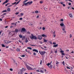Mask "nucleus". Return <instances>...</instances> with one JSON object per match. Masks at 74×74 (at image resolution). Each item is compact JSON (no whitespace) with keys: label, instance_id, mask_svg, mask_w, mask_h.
<instances>
[{"label":"nucleus","instance_id":"nucleus-19","mask_svg":"<svg viewBox=\"0 0 74 74\" xmlns=\"http://www.w3.org/2000/svg\"><path fill=\"white\" fill-rule=\"evenodd\" d=\"M28 3H29L28 4H29V5H30V4H32L33 3V1H31L30 2H28Z\"/></svg>","mask_w":74,"mask_h":74},{"label":"nucleus","instance_id":"nucleus-33","mask_svg":"<svg viewBox=\"0 0 74 74\" xmlns=\"http://www.w3.org/2000/svg\"><path fill=\"white\" fill-rule=\"evenodd\" d=\"M16 3V2H14V3H12V5H14V4H15Z\"/></svg>","mask_w":74,"mask_h":74},{"label":"nucleus","instance_id":"nucleus-57","mask_svg":"<svg viewBox=\"0 0 74 74\" xmlns=\"http://www.w3.org/2000/svg\"><path fill=\"white\" fill-rule=\"evenodd\" d=\"M53 44H56V42H53Z\"/></svg>","mask_w":74,"mask_h":74},{"label":"nucleus","instance_id":"nucleus-61","mask_svg":"<svg viewBox=\"0 0 74 74\" xmlns=\"http://www.w3.org/2000/svg\"><path fill=\"white\" fill-rule=\"evenodd\" d=\"M65 71H67V69H66V68L65 69Z\"/></svg>","mask_w":74,"mask_h":74},{"label":"nucleus","instance_id":"nucleus-21","mask_svg":"<svg viewBox=\"0 0 74 74\" xmlns=\"http://www.w3.org/2000/svg\"><path fill=\"white\" fill-rule=\"evenodd\" d=\"M69 16L70 17V18H73V15H72L71 14H69Z\"/></svg>","mask_w":74,"mask_h":74},{"label":"nucleus","instance_id":"nucleus-50","mask_svg":"<svg viewBox=\"0 0 74 74\" xmlns=\"http://www.w3.org/2000/svg\"><path fill=\"white\" fill-rule=\"evenodd\" d=\"M70 38H71V37H72V35H71V34H70Z\"/></svg>","mask_w":74,"mask_h":74},{"label":"nucleus","instance_id":"nucleus-35","mask_svg":"<svg viewBox=\"0 0 74 74\" xmlns=\"http://www.w3.org/2000/svg\"><path fill=\"white\" fill-rule=\"evenodd\" d=\"M28 41H28V40H27V39H26V40L25 41V42L26 43L27 42H28Z\"/></svg>","mask_w":74,"mask_h":74},{"label":"nucleus","instance_id":"nucleus-51","mask_svg":"<svg viewBox=\"0 0 74 74\" xmlns=\"http://www.w3.org/2000/svg\"><path fill=\"white\" fill-rule=\"evenodd\" d=\"M60 21L62 22H63V19H62L60 20Z\"/></svg>","mask_w":74,"mask_h":74},{"label":"nucleus","instance_id":"nucleus-30","mask_svg":"<svg viewBox=\"0 0 74 74\" xmlns=\"http://www.w3.org/2000/svg\"><path fill=\"white\" fill-rule=\"evenodd\" d=\"M62 63L63 65L64 66V64H64V61H63L62 62Z\"/></svg>","mask_w":74,"mask_h":74},{"label":"nucleus","instance_id":"nucleus-38","mask_svg":"<svg viewBox=\"0 0 74 74\" xmlns=\"http://www.w3.org/2000/svg\"><path fill=\"white\" fill-rule=\"evenodd\" d=\"M8 4H10V3H7L5 5V6H6V7H7V5H8Z\"/></svg>","mask_w":74,"mask_h":74},{"label":"nucleus","instance_id":"nucleus-56","mask_svg":"<svg viewBox=\"0 0 74 74\" xmlns=\"http://www.w3.org/2000/svg\"><path fill=\"white\" fill-rule=\"evenodd\" d=\"M66 52H69V50L67 49V50H66Z\"/></svg>","mask_w":74,"mask_h":74},{"label":"nucleus","instance_id":"nucleus-36","mask_svg":"<svg viewBox=\"0 0 74 74\" xmlns=\"http://www.w3.org/2000/svg\"><path fill=\"white\" fill-rule=\"evenodd\" d=\"M42 30H45V27H42Z\"/></svg>","mask_w":74,"mask_h":74},{"label":"nucleus","instance_id":"nucleus-62","mask_svg":"<svg viewBox=\"0 0 74 74\" xmlns=\"http://www.w3.org/2000/svg\"><path fill=\"white\" fill-rule=\"evenodd\" d=\"M63 5L64 6V7H65V4H63Z\"/></svg>","mask_w":74,"mask_h":74},{"label":"nucleus","instance_id":"nucleus-53","mask_svg":"<svg viewBox=\"0 0 74 74\" xmlns=\"http://www.w3.org/2000/svg\"><path fill=\"white\" fill-rule=\"evenodd\" d=\"M71 3H70L68 4V5H71Z\"/></svg>","mask_w":74,"mask_h":74},{"label":"nucleus","instance_id":"nucleus-28","mask_svg":"<svg viewBox=\"0 0 74 74\" xmlns=\"http://www.w3.org/2000/svg\"><path fill=\"white\" fill-rule=\"evenodd\" d=\"M50 64H51L50 63H48V64H46V65H47V66H49Z\"/></svg>","mask_w":74,"mask_h":74},{"label":"nucleus","instance_id":"nucleus-49","mask_svg":"<svg viewBox=\"0 0 74 74\" xmlns=\"http://www.w3.org/2000/svg\"><path fill=\"white\" fill-rule=\"evenodd\" d=\"M19 13V12H16V13H15V14H16V15H18V14Z\"/></svg>","mask_w":74,"mask_h":74},{"label":"nucleus","instance_id":"nucleus-41","mask_svg":"<svg viewBox=\"0 0 74 74\" xmlns=\"http://www.w3.org/2000/svg\"><path fill=\"white\" fill-rule=\"evenodd\" d=\"M30 34V32L29 31H28L27 32V34Z\"/></svg>","mask_w":74,"mask_h":74},{"label":"nucleus","instance_id":"nucleus-42","mask_svg":"<svg viewBox=\"0 0 74 74\" xmlns=\"http://www.w3.org/2000/svg\"><path fill=\"white\" fill-rule=\"evenodd\" d=\"M2 47H5V45H4L3 44H2Z\"/></svg>","mask_w":74,"mask_h":74},{"label":"nucleus","instance_id":"nucleus-39","mask_svg":"<svg viewBox=\"0 0 74 74\" xmlns=\"http://www.w3.org/2000/svg\"><path fill=\"white\" fill-rule=\"evenodd\" d=\"M10 71H13V69H10Z\"/></svg>","mask_w":74,"mask_h":74},{"label":"nucleus","instance_id":"nucleus-32","mask_svg":"<svg viewBox=\"0 0 74 74\" xmlns=\"http://www.w3.org/2000/svg\"><path fill=\"white\" fill-rule=\"evenodd\" d=\"M19 2H20V1H19L17 3H16V5H17V4H18L19 3Z\"/></svg>","mask_w":74,"mask_h":74},{"label":"nucleus","instance_id":"nucleus-34","mask_svg":"<svg viewBox=\"0 0 74 74\" xmlns=\"http://www.w3.org/2000/svg\"><path fill=\"white\" fill-rule=\"evenodd\" d=\"M35 13H36V14H37V13H38V11L36 10L35 11Z\"/></svg>","mask_w":74,"mask_h":74},{"label":"nucleus","instance_id":"nucleus-63","mask_svg":"<svg viewBox=\"0 0 74 74\" xmlns=\"http://www.w3.org/2000/svg\"><path fill=\"white\" fill-rule=\"evenodd\" d=\"M72 10H74V8L73 7H71V8Z\"/></svg>","mask_w":74,"mask_h":74},{"label":"nucleus","instance_id":"nucleus-55","mask_svg":"<svg viewBox=\"0 0 74 74\" xmlns=\"http://www.w3.org/2000/svg\"><path fill=\"white\" fill-rule=\"evenodd\" d=\"M53 34H55V31H54Z\"/></svg>","mask_w":74,"mask_h":74},{"label":"nucleus","instance_id":"nucleus-37","mask_svg":"<svg viewBox=\"0 0 74 74\" xmlns=\"http://www.w3.org/2000/svg\"><path fill=\"white\" fill-rule=\"evenodd\" d=\"M66 68L67 69H70V68L68 67V66H66Z\"/></svg>","mask_w":74,"mask_h":74},{"label":"nucleus","instance_id":"nucleus-17","mask_svg":"<svg viewBox=\"0 0 74 74\" xmlns=\"http://www.w3.org/2000/svg\"><path fill=\"white\" fill-rule=\"evenodd\" d=\"M7 10L8 12H10V11H11V10H10V8H8Z\"/></svg>","mask_w":74,"mask_h":74},{"label":"nucleus","instance_id":"nucleus-1","mask_svg":"<svg viewBox=\"0 0 74 74\" xmlns=\"http://www.w3.org/2000/svg\"><path fill=\"white\" fill-rule=\"evenodd\" d=\"M25 66L28 70H33V68L28 66L27 64H25Z\"/></svg>","mask_w":74,"mask_h":74},{"label":"nucleus","instance_id":"nucleus-10","mask_svg":"<svg viewBox=\"0 0 74 74\" xmlns=\"http://www.w3.org/2000/svg\"><path fill=\"white\" fill-rule=\"evenodd\" d=\"M8 1H9V0H6L3 3L2 5H4V4H5V3H7L8 2Z\"/></svg>","mask_w":74,"mask_h":74},{"label":"nucleus","instance_id":"nucleus-8","mask_svg":"<svg viewBox=\"0 0 74 74\" xmlns=\"http://www.w3.org/2000/svg\"><path fill=\"white\" fill-rule=\"evenodd\" d=\"M25 31H26V30L25 29V28H22V29L21 30V32H25Z\"/></svg>","mask_w":74,"mask_h":74},{"label":"nucleus","instance_id":"nucleus-12","mask_svg":"<svg viewBox=\"0 0 74 74\" xmlns=\"http://www.w3.org/2000/svg\"><path fill=\"white\" fill-rule=\"evenodd\" d=\"M33 52H36L37 53H38V50L36 49H34L33 50Z\"/></svg>","mask_w":74,"mask_h":74},{"label":"nucleus","instance_id":"nucleus-2","mask_svg":"<svg viewBox=\"0 0 74 74\" xmlns=\"http://www.w3.org/2000/svg\"><path fill=\"white\" fill-rule=\"evenodd\" d=\"M32 37H30L31 39H35V40H37V37L34 36L33 34H31Z\"/></svg>","mask_w":74,"mask_h":74},{"label":"nucleus","instance_id":"nucleus-18","mask_svg":"<svg viewBox=\"0 0 74 74\" xmlns=\"http://www.w3.org/2000/svg\"><path fill=\"white\" fill-rule=\"evenodd\" d=\"M49 67L50 69H52V64H51L50 66H49Z\"/></svg>","mask_w":74,"mask_h":74},{"label":"nucleus","instance_id":"nucleus-16","mask_svg":"<svg viewBox=\"0 0 74 74\" xmlns=\"http://www.w3.org/2000/svg\"><path fill=\"white\" fill-rule=\"evenodd\" d=\"M60 52L61 53H64V51H62V49H60Z\"/></svg>","mask_w":74,"mask_h":74},{"label":"nucleus","instance_id":"nucleus-27","mask_svg":"<svg viewBox=\"0 0 74 74\" xmlns=\"http://www.w3.org/2000/svg\"><path fill=\"white\" fill-rule=\"evenodd\" d=\"M40 73H44V71H43L42 70H40Z\"/></svg>","mask_w":74,"mask_h":74},{"label":"nucleus","instance_id":"nucleus-14","mask_svg":"<svg viewBox=\"0 0 74 74\" xmlns=\"http://www.w3.org/2000/svg\"><path fill=\"white\" fill-rule=\"evenodd\" d=\"M42 37H44V38H45V37H47V36L46 35L43 34L42 35Z\"/></svg>","mask_w":74,"mask_h":74},{"label":"nucleus","instance_id":"nucleus-64","mask_svg":"<svg viewBox=\"0 0 74 74\" xmlns=\"http://www.w3.org/2000/svg\"><path fill=\"white\" fill-rule=\"evenodd\" d=\"M8 26H6L5 27V28H7V27H8Z\"/></svg>","mask_w":74,"mask_h":74},{"label":"nucleus","instance_id":"nucleus-29","mask_svg":"<svg viewBox=\"0 0 74 74\" xmlns=\"http://www.w3.org/2000/svg\"><path fill=\"white\" fill-rule=\"evenodd\" d=\"M31 45V46H34V47H37V46L34 45Z\"/></svg>","mask_w":74,"mask_h":74},{"label":"nucleus","instance_id":"nucleus-47","mask_svg":"<svg viewBox=\"0 0 74 74\" xmlns=\"http://www.w3.org/2000/svg\"><path fill=\"white\" fill-rule=\"evenodd\" d=\"M53 36L54 37V38H55V36H56V35H55V34H54L53 35Z\"/></svg>","mask_w":74,"mask_h":74},{"label":"nucleus","instance_id":"nucleus-5","mask_svg":"<svg viewBox=\"0 0 74 74\" xmlns=\"http://www.w3.org/2000/svg\"><path fill=\"white\" fill-rule=\"evenodd\" d=\"M39 53L41 55H44L45 53V51H41V52L40 51H39Z\"/></svg>","mask_w":74,"mask_h":74},{"label":"nucleus","instance_id":"nucleus-59","mask_svg":"<svg viewBox=\"0 0 74 74\" xmlns=\"http://www.w3.org/2000/svg\"><path fill=\"white\" fill-rule=\"evenodd\" d=\"M21 15H23V13H21Z\"/></svg>","mask_w":74,"mask_h":74},{"label":"nucleus","instance_id":"nucleus-13","mask_svg":"<svg viewBox=\"0 0 74 74\" xmlns=\"http://www.w3.org/2000/svg\"><path fill=\"white\" fill-rule=\"evenodd\" d=\"M62 30L64 32V33H66V31L65 30V28H63L62 29Z\"/></svg>","mask_w":74,"mask_h":74},{"label":"nucleus","instance_id":"nucleus-9","mask_svg":"<svg viewBox=\"0 0 74 74\" xmlns=\"http://www.w3.org/2000/svg\"><path fill=\"white\" fill-rule=\"evenodd\" d=\"M17 23H18V22H16L15 23H12L11 24V25H14V27H16V24H17Z\"/></svg>","mask_w":74,"mask_h":74},{"label":"nucleus","instance_id":"nucleus-25","mask_svg":"<svg viewBox=\"0 0 74 74\" xmlns=\"http://www.w3.org/2000/svg\"><path fill=\"white\" fill-rule=\"evenodd\" d=\"M6 12H7V10H4L2 11V12L3 13Z\"/></svg>","mask_w":74,"mask_h":74},{"label":"nucleus","instance_id":"nucleus-7","mask_svg":"<svg viewBox=\"0 0 74 74\" xmlns=\"http://www.w3.org/2000/svg\"><path fill=\"white\" fill-rule=\"evenodd\" d=\"M38 38L39 40H42V36L41 35H39L38 36Z\"/></svg>","mask_w":74,"mask_h":74},{"label":"nucleus","instance_id":"nucleus-45","mask_svg":"<svg viewBox=\"0 0 74 74\" xmlns=\"http://www.w3.org/2000/svg\"><path fill=\"white\" fill-rule=\"evenodd\" d=\"M6 15V13H3L2 15V16H4V15Z\"/></svg>","mask_w":74,"mask_h":74},{"label":"nucleus","instance_id":"nucleus-3","mask_svg":"<svg viewBox=\"0 0 74 74\" xmlns=\"http://www.w3.org/2000/svg\"><path fill=\"white\" fill-rule=\"evenodd\" d=\"M28 0H25L23 2V3L24 4V5H25L26 6L27 5V4H29V2H28L26 3V2H27V1H28Z\"/></svg>","mask_w":74,"mask_h":74},{"label":"nucleus","instance_id":"nucleus-31","mask_svg":"<svg viewBox=\"0 0 74 74\" xmlns=\"http://www.w3.org/2000/svg\"><path fill=\"white\" fill-rule=\"evenodd\" d=\"M44 10H45V11H47V8H44Z\"/></svg>","mask_w":74,"mask_h":74},{"label":"nucleus","instance_id":"nucleus-43","mask_svg":"<svg viewBox=\"0 0 74 74\" xmlns=\"http://www.w3.org/2000/svg\"><path fill=\"white\" fill-rule=\"evenodd\" d=\"M59 62H58V61H56V64H59Z\"/></svg>","mask_w":74,"mask_h":74},{"label":"nucleus","instance_id":"nucleus-44","mask_svg":"<svg viewBox=\"0 0 74 74\" xmlns=\"http://www.w3.org/2000/svg\"><path fill=\"white\" fill-rule=\"evenodd\" d=\"M53 69H55V66L54 65L53 66Z\"/></svg>","mask_w":74,"mask_h":74},{"label":"nucleus","instance_id":"nucleus-46","mask_svg":"<svg viewBox=\"0 0 74 74\" xmlns=\"http://www.w3.org/2000/svg\"><path fill=\"white\" fill-rule=\"evenodd\" d=\"M24 39H25V37L24 36L23 37L22 40H24Z\"/></svg>","mask_w":74,"mask_h":74},{"label":"nucleus","instance_id":"nucleus-54","mask_svg":"<svg viewBox=\"0 0 74 74\" xmlns=\"http://www.w3.org/2000/svg\"><path fill=\"white\" fill-rule=\"evenodd\" d=\"M21 56L22 57H24L25 56V55H23Z\"/></svg>","mask_w":74,"mask_h":74},{"label":"nucleus","instance_id":"nucleus-58","mask_svg":"<svg viewBox=\"0 0 74 74\" xmlns=\"http://www.w3.org/2000/svg\"><path fill=\"white\" fill-rule=\"evenodd\" d=\"M12 5H9L8 7H11V6H12Z\"/></svg>","mask_w":74,"mask_h":74},{"label":"nucleus","instance_id":"nucleus-23","mask_svg":"<svg viewBox=\"0 0 74 74\" xmlns=\"http://www.w3.org/2000/svg\"><path fill=\"white\" fill-rule=\"evenodd\" d=\"M19 37L20 38H22L23 37V36L21 34L19 35Z\"/></svg>","mask_w":74,"mask_h":74},{"label":"nucleus","instance_id":"nucleus-15","mask_svg":"<svg viewBox=\"0 0 74 74\" xmlns=\"http://www.w3.org/2000/svg\"><path fill=\"white\" fill-rule=\"evenodd\" d=\"M43 40H44L43 41L45 42H47V40H46L45 38H43Z\"/></svg>","mask_w":74,"mask_h":74},{"label":"nucleus","instance_id":"nucleus-40","mask_svg":"<svg viewBox=\"0 0 74 74\" xmlns=\"http://www.w3.org/2000/svg\"><path fill=\"white\" fill-rule=\"evenodd\" d=\"M33 55L34 56H35L36 55V53H35V52H34L33 53Z\"/></svg>","mask_w":74,"mask_h":74},{"label":"nucleus","instance_id":"nucleus-52","mask_svg":"<svg viewBox=\"0 0 74 74\" xmlns=\"http://www.w3.org/2000/svg\"><path fill=\"white\" fill-rule=\"evenodd\" d=\"M23 19V18H19L20 20H22Z\"/></svg>","mask_w":74,"mask_h":74},{"label":"nucleus","instance_id":"nucleus-4","mask_svg":"<svg viewBox=\"0 0 74 74\" xmlns=\"http://www.w3.org/2000/svg\"><path fill=\"white\" fill-rule=\"evenodd\" d=\"M60 26L62 27V29L65 28V25H64V23H61L60 24Z\"/></svg>","mask_w":74,"mask_h":74},{"label":"nucleus","instance_id":"nucleus-60","mask_svg":"<svg viewBox=\"0 0 74 74\" xmlns=\"http://www.w3.org/2000/svg\"><path fill=\"white\" fill-rule=\"evenodd\" d=\"M3 21V20L1 18H0V21Z\"/></svg>","mask_w":74,"mask_h":74},{"label":"nucleus","instance_id":"nucleus-6","mask_svg":"<svg viewBox=\"0 0 74 74\" xmlns=\"http://www.w3.org/2000/svg\"><path fill=\"white\" fill-rule=\"evenodd\" d=\"M26 69H25V68H23L21 70V74H22L23 71H26Z\"/></svg>","mask_w":74,"mask_h":74},{"label":"nucleus","instance_id":"nucleus-20","mask_svg":"<svg viewBox=\"0 0 74 74\" xmlns=\"http://www.w3.org/2000/svg\"><path fill=\"white\" fill-rule=\"evenodd\" d=\"M16 51L18 52H19L21 51V49H20L19 48H18L16 49Z\"/></svg>","mask_w":74,"mask_h":74},{"label":"nucleus","instance_id":"nucleus-48","mask_svg":"<svg viewBox=\"0 0 74 74\" xmlns=\"http://www.w3.org/2000/svg\"><path fill=\"white\" fill-rule=\"evenodd\" d=\"M42 3H43V2H42V1H40V4H42Z\"/></svg>","mask_w":74,"mask_h":74},{"label":"nucleus","instance_id":"nucleus-22","mask_svg":"<svg viewBox=\"0 0 74 74\" xmlns=\"http://www.w3.org/2000/svg\"><path fill=\"white\" fill-rule=\"evenodd\" d=\"M18 31H19V30L18 29H15V32H16V33H17V32H18Z\"/></svg>","mask_w":74,"mask_h":74},{"label":"nucleus","instance_id":"nucleus-24","mask_svg":"<svg viewBox=\"0 0 74 74\" xmlns=\"http://www.w3.org/2000/svg\"><path fill=\"white\" fill-rule=\"evenodd\" d=\"M42 60H40V65L42 64Z\"/></svg>","mask_w":74,"mask_h":74},{"label":"nucleus","instance_id":"nucleus-11","mask_svg":"<svg viewBox=\"0 0 74 74\" xmlns=\"http://www.w3.org/2000/svg\"><path fill=\"white\" fill-rule=\"evenodd\" d=\"M58 47V44H57L56 45H55L53 46V48H56V47Z\"/></svg>","mask_w":74,"mask_h":74},{"label":"nucleus","instance_id":"nucleus-26","mask_svg":"<svg viewBox=\"0 0 74 74\" xmlns=\"http://www.w3.org/2000/svg\"><path fill=\"white\" fill-rule=\"evenodd\" d=\"M27 49H30L31 50L32 49V48L31 47H27Z\"/></svg>","mask_w":74,"mask_h":74}]
</instances>
